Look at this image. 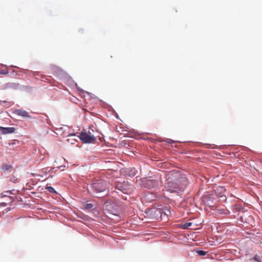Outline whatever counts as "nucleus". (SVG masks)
<instances>
[{
    "label": "nucleus",
    "instance_id": "obj_1",
    "mask_svg": "<svg viewBox=\"0 0 262 262\" xmlns=\"http://www.w3.org/2000/svg\"><path fill=\"white\" fill-rule=\"evenodd\" d=\"M188 183L185 177H180L179 174H169L167 182L165 185V189L170 192H179L183 191L186 187Z\"/></svg>",
    "mask_w": 262,
    "mask_h": 262
},
{
    "label": "nucleus",
    "instance_id": "obj_2",
    "mask_svg": "<svg viewBox=\"0 0 262 262\" xmlns=\"http://www.w3.org/2000/svg\"><path fill=\"white\" fill-rule=\"evenodd\" d=\"M107 187V184L103 180H97L95 183L91 184L88 188V191L92 194L103 192Z\"/></svg>",
    "mask_w": 262,
    "mask_h": 262
},
{
    "label": "nucleus",
    "instance_id": "obj_3",
    "mask_svg": "<svg viewBox=\"0 0 262 262\" xmlns=\"http://www.w3.org/2000/svg\"><path fill=\"white\" fill-rule=\"evenodd\" d=\"M139 182L142 187L147 189L156 188L158 186V181L151 178H140Z\"/></svg>",
    "mask_w": 262,
    "mask_h": 262
},
{
    "label": "nucleus",
    "instance_id": "obj_4",
    "mask_svg": "<svg viewBox=\"0 0 262 262\" xmlns=\"http://www.w3.org/2000/svg\"><path fill=\"white\" fill-rule=\"evenodd\" d=\"M147 215L152 220H159L162 218V210L160 208H151L147 212Z\"/></svg>",
    "mask_w": 262,
    "mask_h": 262
},
{
    "label": "nucleus",
    "instance_id": "obj_5",
    "mask_svg": "<svg viewBox=\"0 0 262 262\" xmlns=\"http://www.w3.org/2000/svg\"><path fill=\"white\" fill-rule=\"evenodd\" d=\"M79 138L84 143H93L96 140V138L89 132H82L80 134Z\"/></svg>",
    "mask_w": 262,
    "mask_h": 262
},
{
    "label": "nucleus",
    "instance_id": "obj_6",
    "mask_svg": "<svg viewBox=\"0 0 262 262\" xmlns=\"http://www.w3.org/2000/svg\"><path fill=\"white\" fill-rule=\"evenodd\" d=\"M116 188L125 194L129 193L132 191L129 185L125 182L118 183L116 185Z\"/></svg>",
    "mask_w": 262,
    "mask_h": 262
},
{
    "label": "nucleus",
    "instance_id": "obj_7",
    "mask_svg": "<svg viewBox=\"0 0 262 262\" xmlns=\"http://www.w3.org/2000/svg\"><path fill=\"white\" fill-rule=\"evenodd\" d=\"M14 113L17 116L22 117L23 118H30V116L29 113L23 110L16 109L14 111Z\"/></svg>",
    "mask_w": 262,
    "mask_h": 262
},
{
    "label": "nucleus",
    "instance_id": "obj_8",
    "mask_svg": "<svg viewBox=\"0 0 262 262\" xmlns=\"http://www.w3.org/2000/svg\"><path fill=\"white\" fill-rule=\"evenodd\" d=\"M14 127H0V132L4 134L12 133L15 131Z\"/></svg>",
    "mask_w": 262,
    "mask_h": 262
},
{
    "label": "nucleus",
    "instance_id": "obj_9",
    "mask_svg": "<svg viewBox=\"0 0 262 262\" xmlns=\"http://www.w3.org/2000/svg\"><path fill=\"white\" fill-rule=\"evenodd\" d=\"M146 198L149 201H152L156 199V198H157V196L152 193H148L146 195Z\"/></svg>",
    "mask_w": 262,
    "mask_h": 262
},
{
    "label": "nucleus",
    "instance_id": "obj_10",
    "mask_svg": "<svg viewBox=\"0 0 262 262\" xmlns=\"http://www.w3.org/2000/svg\"><path fill=\"white\" fill-rule=\"evenodd\" d=\"M45 189L50 192L56 193L55 190L52 187L47 186L46 187Z\"/></svg>",
    "mask_w": 262,
    "mask_h": 262
},
{
    "label": "nucleus",
    "instance_id": "obj_11",
    "mask_svg": "<svg viewBox=\"0 0 262 262\" xmlns=\"http://www.w3.org/2000/svg\"><path fill=\"white\" fill-rule=\"evenodd\" d=\"M33 176H34V182L35 181L34 180V179L35 180H36V181L37 180V181H43L45 180V179H43V177L42 176H41V178H42L41 179L38 178V177H39L40 176L39 174H38L34 173Z\"/></svg>",
    "mask_w": 262,
    "mask_h": 262
},
{
    "label": "nucleus",
    "instance_id": "obj_12",
    "mask_svg": "<svg viewBox=\"0 0 262 262\" xmlns=\"http://www.w3.org/2000/svg\"><path fill=\"white\" fill-rule=\"evenodd\" d=\"M192 225V223L190 222L186 223L183 225H182V229H188L189 227H190Z\"/></svg>",
    "mask_w": 262,
    "mask_h": 262
},
{
    "label": "nucleus",
    "instance_id": "obj_13",
    "mask_svg": "<svg viewBox=\"0 0 262 262\" xmlns=\"http://www.w3.org/2000/svg\"><path fill=\"white\" fill-rule=\"evenodd\" d=\"M1 102L2 104H6L5 106H10L14 104V103L12 102H9L7 101H1Z\"/></svg>",
    "mask_w": 262,
    "mask_h": 262
},
{
    "label": "nucleus",
    "instance_id": "obj_14",
    "mask_svg": "<svg viewBox=\"0 0 262 262\" xmlns=\"http://www.w3.org/2000/svg\"><path fill=\"white\" fill-rule=\"evenodd\" d=\"M137 171L135 170V169H131L129 173L128 174V175L129 177H134L136 174Z\"/></svg>",
    "mask_w": 262,
    "mask_h": 262
},
{
    "label": "nucleus",
    "instance_id": "obj_15",
    "mask_svg": "<svg viewBox=\"0 0 262 262\" xmlns=\"http://www.w3.org/2000/svg\"><path fill=\"white\" fill-rule=\"evenodd\" d=\"M10 168H12V166L8 165H3L2 167V169L4 171H7L9 169H10Z\"/></svg>",
    "mask_w": 262,
    "mask_h": 262
},
{
    "label": "nucleus",
    "instance_id": "obj_16",
    "mask_svg": "<svg viewBox=\"0 0 262 262\" xmlns=\"http://www.w3.org/2000/svg\"><path fill=\"white\" fill-rule=\"evenodd\" d=\"M196 253L199 255L204 256V255H205L206 254L207 252L206 251H203V250H198V251H196Z\"/></svg>",
    "mask_w": 262,
    "mask_h": 262
},
{
    "label": "nucleus",
    "instance_id": "obj_17",
    "mask_svg": "<svg viewBox=\"0 0 262 262\" xmlns=\"http://www.w3.org/2000/svg\"><path fill=\"white\" fill-rule=\"evenodd\" d=\"M25 190L26 191L27 193H29L28 191H29L31 190V185L28 183L26 185V188H25Z\"/></svg>",
    "mask_w": 262,
    "mask_h": 262
},
{
    "label": "nucleus",
    "instance_id": "obj_18",
    "mask_svg": "<svg viewBox=\"0 0 262 262\" xmlns=\"http://www.w3.org/2000/svg\"><path fill=\"white\" fill-rule=\"evenodd\" d=\"M10 180L13 182H16L17 180V178L16 177L13 176L10 177Z\"/></svg>",
    "mask_w": 262,
    "mask_h": 262
},
{
    "label": "nucleus",
    "instance_id": "obj_19",
    "mask_svg": "<svg viewBox=\"0 0 262 262\" xmlns=\"http://www.w3.org/2000/svg\"><path fill=\"white\" fill-rule=\"evenodd\" d=\"M93 207V205L92 204L89 203L85 205V208L86 209H91Z\"/></svg>",
    "mask_w": 262,
    "mask_h": 262
},
{
    "label": "nucleus",
    "instance_id": "obj_20",
    "mask_svg": "<svg viewBox=\"0 0 262 262\" xmlns=\"http://www.w3.org/2000/svg\"><path fill=\"white\" fill-rule=\"evenodd\" d=\"M8 73L7 70H0V74H7Z\"/></svg>",
    "mask_w": 262,
    "mask_h": 262
},
{
    "label": "nucleus",
    "instance_id": "obj_21",
    "mask_svg": "<svg viewBox=\"0 0 262 262\" xmlns=\"http://www.w3.org/2000/svg\"><path fill=\"white\" fill-rule=\"evenodd\" d=\"M254 259H255V260H257V258L256 256H255L254 257Z\"/></svg>",
    "mask_w": 262,
    "mask_h": 262
}]
</instances>
